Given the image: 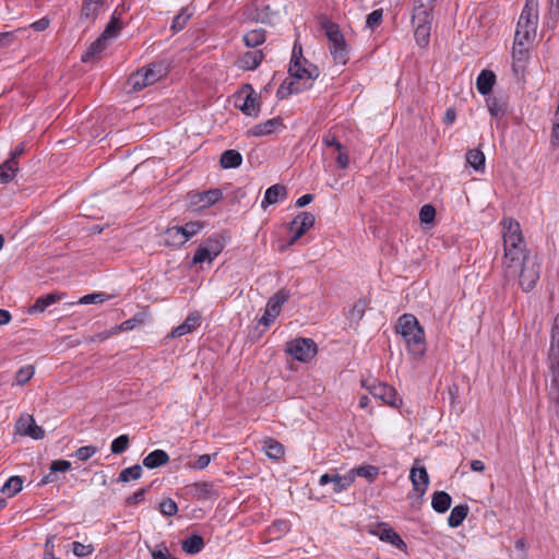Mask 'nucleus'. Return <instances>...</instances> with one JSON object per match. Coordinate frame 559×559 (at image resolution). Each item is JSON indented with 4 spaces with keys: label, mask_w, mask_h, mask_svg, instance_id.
Masks as SVG:
<instances>
[{
    "label": "nucleus",
    "mask_w": 559,
    "mask_h": 559,
    "mask_svg": "<svg viewBox=\"0 0 559 559\" xmlns=\"http://www.w3.org/2000/svg\"><path fill=\"white\" fill-rule=\"evenodd\" d=\"M287 78L277 88L276 96L284 99L292 94H298L312 86L320 72L317 66L302 57L301 46L294 45Z\"/></svg>",
    "instance_id": "nucleus-1"
},
{
    "label": "nucleus",
    "mask_w": 559,
    "mask_h": 559,
    "mask_svg": "<svg viewBox=\"0 0 559 559\" xmlns=\"http://www.w3.org/2000/svg\"><path fill=\"white\" fill-rule=\"evenodd\" d=\"M396 332L405 341L407 352L413 359H420L426 352L425 332L414 314L405 313L399 318Z\"/></svg>",
    "instance_id": "nucleus-2"
},
{
    "label": "nucleus",
    "mask_w": 559,
    "mask_h": 559,
    "mask_svg": "<svg viewBox=\"0 0 559 559\" xmlns=\"http://www.w3.org/2000/svg\"><path fill=\"white\" fill-rule=\"evenodd\" d=\"M319 25L329 39V50L333 60L336 63L345 64L348 60V48L340 26L324 15L319 17Z\"/></svg>",
    "instance_id": "nucleus-3"
},
{
    "label": "nucleus",
    "mask_w": 559,
    "mask_h": 559,
    "mask_svg": "<svg viewBox=\"0 0 559 559\" xmlns=\"http://www.w3.org/2000/svg\"><path fill=\"white\" fill-rule=\"evenodd\" d=\"M538 25V9L534 0H527L518 21L514 38L533 41Z\"/></svg>",
    "instance_id": "nucleus-4"
},
{
    "label": "nucleus",
    "mask_w": 559,
    "mask_h": 559,
    "mask_svg": "<svg viewBox=\"0 0 559 559\" xmlns=\"http://www.w3.org/2000/svg\"><path fill=\"white\" fill-rule=\"evenodd\" d=\"M166 75V67L163 63H151L143 67L129 78V84L133 91H141L158 82Z\"/></svg>",
    "instance_id": "nucleus-5"
},
{
    "label": "nucleus",
    "mask_w": 559,
    "mask_h": 559,
    "mask_svg": "<svg viewBox=\"0 0 559 559\" xmlns=\"http://www.w3.org/2000/svg\"><path fill=\"white\" fill-rule=\"evenodd\" d=\"M512 276L518 277L519 285L523 292L528 293L533 290L540 276V261L537 255H532L523 261V263H520L518 274Z\"/></svg>",
    "instance_id": "nucleus-6"
},
{
    "label": "nucleus",
    "mask_w": 559,
    "mask_h": 559,
    "mask_svg": "<svg viewBox=\"0 0 559 559\" xmlns=\"http://www.w3.org/2000/svg\"><path fill=\"white\" fill-rule=\"evenodd\" d=\"M285 352L300 362H308L317 355V344L312 338L297 337L288 341Z\"/></svg>",
    "instance_id": "nucleus-7"
},
{
    "label": "nucleus",
    "mask_w": 559,
    "mask_h": 559,
    "mask_svg": "<svg viewBox=\"0 0 559 559\" xmlns=\"http://www.w3.org/2000/svg\"><path fill=\"white\" fill-rule=\"evenodd\" d=\"M527 247H503L502 266L506 275H515L520 263L531 258Z\"/></svg>",
    "instance_id": "nucleus-8"
},
{
    "label": "nucleus",
    "mask_w": 559,
    "mask_h": 559,
    "mask_svg": "<svg viewBox=\"0 0 559 559\" xmlns=\"http://www.w3.org/2000/svg\"><path fill=\"white\" fill-rule=\"evenodd\" d=\"M500 225L503 247H527L518 221L512 217H506L501 221Z\"/></svg>",
    "instance_id": "nucleus-9"
},
{
    "label": "nucleus",
    "mask_w": 559,
    "mask_h": 559,
    "mask_svg": "<svg viewBox=\"0 0 559 559\" xmlns=\"http://www.w3.org/2000/svg\"><path fill=\"white\" fill-rule=\"evenodd\" d=\"M289 292L286 289L278 290L266 302L263 316L260 323L270 325L280 314L282 306L289 299Z\"/></svg>",
    "instance_id": "nucleus-10"
},
{
    "label": "nucleus",
    "mask_w": 559,
    "mask_h": 559,
    "mask_svg": "<svg viewBox=\"0 0 559 559\" xmlns=\"http://www.w3.org/2000/svg\"><path fill=\"white\" fill-rule=\"evenodd\" d=\"M533 41H524L522 39H515L512 47V68L518 76H524L526 70V63L530 59V45Z\"/></svg>",
    "instance_id": "nucleus-11"
},
{
    "label": "nucleus",
    "mask_w": 559,
    "mask_h": 559,
    "mask_svg": "<svg viewBox=\"0 0 559 559\" xmlns=\"http://www.w3.org/2000/svg\"><path fill=\"white\" fill-rule=\"evenodd\" d=\"M366 388L374 399H379L392 407H399L402 404V399L397 395L395 389L389 384L374 382L366 385Z\"/></svg>",
    "instance_id": "nucleus-12"
},
{
    "label": "nucleus",
    "mask_w": 559,
    "mask_h": 559,
    "mask_svg": "<svg viewBox=\"0 0 559 559\" xmlns=\"http://www.w3.org/2000/svg\"><path fill=\"white\" fill-rule=\"evenodd\" d=\"M316 222L314 215L310 212H301L290 223V231L293 234L289 245H294L299 238H301Z\"/></svg>",
    "instance_id": "nucleus-13"
},
{
    "label": "nucleus",
    "mask_w": 559,
    "mask_h": 559,
    "mask_svg": "<svg viewBox=\"0 0 559 559\" xmlns=\"http://www.w3.org/2000/svg\"><path fill=\"white\" fill-rule=\"evenodd\" d=\"M333 484V492L340 493L348 489L353 483V475L347 472L344 475L340 474H323L319 479L320 486H325L328 484Z\"/></svg>",
    "instance_id": "nucleus-14"
},
{
    "label": "nucleus",
    "mask_w": 559,
    "mask_h": 559,
    "mask_svg": "<svg viewBox=\"0 0 559 559\" xmlns=\"http://www.w3.org/2000/svg\"><path fill=\"white\" fill-rule=\"evenodd\" d=\"M15 427L21 435L28 436L35 440L43 439L45 436L44 429L37 426L34 417L28 414L22 415Z\"/></svg>",
    "instance_id": "nucleus-15"
},
{
    "label": "nucleus",
    "mask_w": 559,
    "mask_h": 559,
    "mask_svg": "<svg viewBox=\"0 0 559 559\" xmlns=\"http://www.w3.org/2000/svg\"><path fill=\"white\" fill-rule=\"evenodd\" d=\"M223 197L219 189H211L203 192L189 193L190 203L199 206L200 209L210 207L218 202Z\"/></svg>",
    "instance_id": "nucleus-16"
},
{
    "label": "nucleus",
    "mask_w": 559,
    "mask_h": 559,
    "mask_svg": "<svg viewBox=\"0 0 559 559\" xmlns=\"http://www.w3.org/2000/svg\"><path fill=\"white\" fill-rule=\"evenodd\" d=\"M373 534H376L382 542H386L401 550L406 549L405 542L391 526L385 523H381Z\"/></svg>",
    "instance_id": "nucleus-17"
},
{
    "label": "nucleus",
    "mask_w": 559,
    "mask_h": 559,
    "mask_svg": "<svg viewBox=\"0 0 559 559\" xmlns=\"http://www.w3.org/2000/svg\"><path fill=\"white\" fill-rule=\"evenodd\" d=\"M409 479L414 491L419 496H424L429 485V475L424 466H413L409 473Z\"/></svg>",
    "instance_id": "nucleus-18"
},
{
    "label": "nucleus",
    "mask_w": 559,
    "mask_h": 559,
    "mask_svg": "<svg viewBox=\"0 0 559 559\" xmlns=\"http://www.w3.org/2000/svg\"><path fill=\"white\" fill-rule=\"evenodd\" d=\"M201 324V316L194 311L188 314L185 321L171 331V337H181L191 333Z\"/></svg>",
    "instance_id": "nucleus-19"
},
{
    "label": "nucleus",
    "mask_w": 559,
    "mask_h": 559,
    "mask_svg": "<svg viewBox=\"0 0 559 559\" xmlns=\"http://www.w3.org/2000/svg\"><path fill=\"white\" fill-rule=\"evenodd\" d=\"M287 197V190L282 185H273L266 189L264 193V198L261 202V207L263 210L267 209L270 205L276 204L280 201L285 200Z\"/></svg>",
    "instance_id": "nucleus-20"
},
{
    "label": "nucleus",
    "mask_w": 559,
    "mask_h": 559,
    "mask_svg": "<svg viewBox=\"0 0 559 559\" xmlns=\"http://www.w3.org/2000/svg\"><path fill=\"white\" fill-rule=\"evenodd\" d=\"M264 53L262 50H252L245 52L237 61L238 68L245 71L257 69L262 60Z\"/></svg>",
    "instance_id": "nucleus-21"
},
{
    "label": "nucleus",
    "mask_w": 559,
    "mask_h": 559,
    "mask_svg": "<svg viewBox=\"0 0 559 559\" xmlns=\"http://www.w3.org/2000/svg\"><path fill=\"white\" fill-rule=\"evenodd\" d=\"M189 493L201 500L210 499L216 496L214 486L209 481H198L188 486Z\"/></svg>",
    "instance_id": "nucleus-22"
},
{
    "label": "nucleus",
    "mask_w": 559,
    "mask_h": 559,
    "mask_svg": "<svg viewBox=\"0 0 559 559\" xmlns=\"http://www.w3.org/2000/svg\"><path fill=\"white\" fill-rule=\"evenodd\" d=\"M284 127L281 118H272L264 122H261L259 124H255L251 130L250 133L253 136H263L269 135L275 132L277 129Z\"/></svg>",
    "instance_id": "nucleus-23"
},
{
    "label": "nucleus",
    "mask_w": 559,
    "mask_h": 559,
    "mask_svg": "<svg viewBox=\"0 0 559 559\" xmlns=\"http://www.w3.org/2000/svg\"><path fill=\"white\" fill-rule=\"evenodd\" d=\"M496 83V74L491 70H481L476 79V88L479 94L487 95Z\"/></svg>",
    "instance_id": "nucleus-24"
},
{
    "label": "nucleus",
    "mask_w": 559,
    "mask_h": 559,
    "mask_svg": "<svg viewBox=\"0 0 559 559\" xmlns=\"http://www.w3.org/2000/svg\"><path fill=\"white\" fill-rule=\"evenodd\" d=\"M168 462L169 455L167 454L166 451L160 449L152 451L143 459V465L150 469L160 467L167 464Z\"/></svg>",
    "instance_id": "nucleus-25"
},
{
    "label": "nucleus",
    "mask_w": 559,
    "mask_h": 559,
    "mask_svg": "<svg viewBox=\"0 0 559 559\" xmlns=\"http://www.w3.org/2000/svg\"><path fill=\"white\" fill-rule=\"evenodd\" d=\"M63 294H47L44 296H40L36 299L34 305L29 308V313H41L44 312L49 306L52 304L59 301L62 298Z\"/></svg>",
    "instance_id": "nucleus-26"
},
{
    "label": "nucleus",
    "mask_w": 559,
    "mask_h": 559,
    "mask_svg": "<svg viewBox=\"0 0 559 559\" xmlns=\"http://www.w3.org/2000/svg\"><path fill=\"white\" fill-rule=\"evenodd\" d=\"M263 451L269 459L275 461L281 460L285 454L283 444L273 438L263 440Z\"/></svg>",
    "instance_id": "nucleus-27"
},
{
    "label": "nucleus",
    "mask_w": 559,
    "mask_h": 559,
    "mask_svg": "<svg viewBox=\"0 0 559 559\" xmlns=\"http://www.w3.org/2000/svg\"><path fill=\"white\" fill-rule=\"evenodd\" d=\"M237 107L247 116L257 117L260 111V103L258 97L253 93H249L242 98Z\"/></svg>",
    "instance_id": "nucleus-28"
},
{
    "label": "nucleus",
    "mask_w": 559,
    "mask_h": 559,
    "mask_svg": "<svg viewBox=\"0 0 559 559\" xmlns=\"http://www.w3.org/2000/svg\"><path fill=\"white\" fill-rule=\"evenodd\" d=\"M179 226H173L164 233V243L168 247H180L187 242Z\"/></svg>",
    "instance_id": "nucleus-29"
},
{
    "label": "nucleus",
    "mask_w": 559,
    "mask_h": 559,
    "mask_svg": "<svg viewBox=\"0 0 559 559\" xmlns=\"http://www.w3.org/2000/svg\"><path fill=\"white\" fill-rule=\"evenodd\" d=\"M452 503L451 496L445 491H436L432 495L431 507L438 513L447 512Z\"/></svg>",
    "instance_id": "nucleus-30"
},
{
    "label": "nucleus",
    "mask_w": 559,
    "mask_h": 559,
    "mask_svg": "<svg viewBox=\"0 0 559 559\" xmlns=\"http://www.w3.org/2000/svg\"><path fill=\"white\" fill-rule=\"evenodd\" d=\"M219 163L225 169L237 168L242 163V156L236 150H227L221 155Z\"/></svg>",
    "instance_id": "nucleus-31"
},
{
    "label": "nucleus",
    "mask_w": 559,
    "mask_h": 559,
    "mask_svg": "<svg viewBox=\"0 0 559 559\" xmlns=\"http://www.w3.org/2000/svg\"><path fill=\"white\" fill-rule=\"evenodd\" d=\"M469 508L467 504L455 506L448 518V524L450 527L460 526L468 514Z\"/></svg>",
    "instance_id": "nucleus-32"
},
{
    "label": "nucleus",
    "mask_w": 559,
    "mask_h": 559,
    "mask_svg": "<svg viewBox=\"0 0 559 559\" xmlns=\"http://www.w3.org/2000/svg\"><path fill=\"white\" fill-rule=\"evenodd\" d=\"M103 4L100 0H84L81 9V17L85 20H95Z\"/></svg>",
    "instance_id": "nucleus-33"
},
{
    "label": "nucleus",
    "mask_w": 559,
    "mask_h": 559,
    "mask_svg": "<svg viewBox=\"0 0 559 559\" xmlns=\"http://www.w3.org/2000/svg\"><path fill=\"white\" fill-rule=\"evenodd\" d=\"M19 170V162L5 160L0 165V183L11 181Z\"/></svg>",
    "instance_id": "nucleus-34"
},
{
    "label": "nucleus",
    "mask_w": 559,
    "mask_h": 559,
    "mask_svg": "<svg viewBox=\"0 0 559 559\" xmlns=\"http://www.w3.org/2000/svg\"><path fill=\"white\" fill-rule=\"evenodd\" d=\"M265 31L263 28H254L243 35V41L247 47H258L265 41Z\"/></svg>",
    "instance_id": "nucleus-35"
},
{
    "label": "nucleus",
    "mask_w": 559,
    "mask_h": 559,
    "mask_svg": "<svg viewBox=\"0 0 559 559\" xmlns=\"http://www.w3.org/2000/svg\"><path fill=\"white\" fill-rule=\"evenodd\" d=\"M466 163L476 171H484L485 169V154L477 148L469 150L466 153Z\"/></svg>",
    "instance_id": "nucleus-36"
},
{
    "label": "nucleus",
    "mask_w": 559,
    "mask_h": 559,
    "mask_svg": "<svg viewBox=\"0 0 559 559\" xmlns=\"http://www.w3.org/2000/svg\"><path fill=\"white\" fill-rule=\"evenodd\" d=\"M194 10L190 7L182 8L181 11L174 17L171 23V29L174 33L181 31L187 22L193 15Z\"/></svg>",
    "instance_id": "nucleus-37"
},
{
    "label": "nucleus",
    "mask_w": 559,
    "mask_h": 559,
    "mask_svg": "<svg viewBox=\"0 0 559 559\" xmlns=\"http://www.w3.org/2000/svg\"><path fill=\"white\" fill-rule=\"evenodd\" d=\"M431 21H432V14H431L430 9H428L424 5H419L414 9V13H413L414 26H417V25L431 26Z\"/></svg>",
    "instance_id": "nucleus-38"
},
{
    "label": "nucleus",
    "mask_w": 559,
    "mask_h": 559,
    "mask_svg": "<svg viewBox=\"0 0 559 559\" xmlns=\"http://www.w3.org/2000/svg\"><path fill=\"white\" fill-rule=\"evenodd\" d=\"M350 475H353V483L356 477H365L368 480L372 481L379 474L378 467L373 465H361L348 471Z\"/></svg>",
    "instance_id": "nucleus-39"
},
{
    "label": "nucleus",
    "mask_w": 559,
    "mask_h": 559,
    "mask_svg": "<svg viewBox=\"0 0 559 559\" xmlns=\"http://www.w3.org/2000/svg\"><path fill=\"white\" fill-rule=\"evenodd\" d=\"M204 548V540L200 535H192L182 543V550L189 555L199 554Z\"/></svg>",
    "instance_id": "nucleus-40"
},
{
    "label": "nucleus",
    "mask_w": 559,
    "mask_h": 559,
    "mask_svg": "<svg viewBox=\"0 0 559 559\" xmlns=\"http://www.w3.org/2000/svg\"><path fill=\"white\" fill-rule=\"evenodd\" d=\"M23 478L20 476H11L1 487V492L8 497H14L22 490Z\"/></svg>",
    "instance_id": "nucleus-41"
},
{
    "label": "nucleus",
    "mask_w": 559,
    "mask_h": 559,
    "mask_svg": "<svg viewBox=\"0 0 559 559\" xmlns=\"http://www.w3.org/2000/svg\"><path fill=\"white\" fill-rule=\"evenodd\" d=\"M106 45L107 39L104 38L103 35H100V37L93 41L88 49L84 52V55L82 56V61L88 62L94 56L100 53L105 49Z\"/></svg>",
    "instance_id": "nucleus-42"
},
{
    "label": "nucleus",
    "mask_w": 559,
    "mask_h": 559,
    "mask_svg": "<svg viewBox=\"0 0 559 559\" xmlns=\"http://www.w3.org/2000/svg\"><path fill=\"white\" fill-rule=\"evenodd\" d=\"M71 468V463L66 460H56L50 465V473L41 479V484H48L55 481L52 476L56 472H67Z\"/></svg>",
    "instance_id": "nucleus-43"
},
{
    "label": "nucleus",
    "mask_w": 559,
    "mask_h": 559,
    "mask_svg": "<svg viewBox=\"0 0 559 559\" xmlns=\"http://www.w3.org/2000/svg\"><path fill=\"white\" fill-rule=\"evenodd\" d=\"M144 321H145V314L139 313V314L132 317L131 319H128V320L123 321L122 323L115 325L116 332L121 333V332L131 331V330L135 329L136 326L143 324Z\"/></svg>",
    "instance_id": "nucleus-44"
},
{
    "label": "nucleus",
    "mask_w": 559,
    "mask_h": 559,
    "mask_svg": "<svg viewBox=\"0 0 559 559\" xmlns=\"http://www.w3.org/2000/svg\"><path fill=\"white\" fill-rule=\"evenodd\" d=\"M486 104H487L488 110L492 117L501 118L504 116L506 109H507L506 104L501 103L498 98L488 97L486 99Z\"/></svg>",
    "instance_id": "nucleus-45"
},
{
    "label": "nucleus",
    "mask_w": 559,
    "mask_h": 559,
    "mask_svg": "<svg viewBox=\"0 0 559 559\" xmlns=\"http://www.w3.org/2000/svg\"><path fill=\"white\" fill-rule=\"evenodd\" d=\"M415 40L418 46L426 47L429 44L431 26L429 25H417L414 26Z\"/></svg>",
    "instance_id": "nucleus-46"
},
{
    "label": "nucleus",
    "mask_w": 559,
    "mask_h": 559,
    "mask_svg": "<svg viewBox=\"0 0 559 559\" xmlns=\"http://www.w3.org/2000/svg\"><path fill=\"white\" fill-rule=\"evenodd\" d=\"M34 372L35 369L31 365L21 367L15 373L14 384L24 385L33 378Z\"/></svg>",
    "instance_id": "nucleus-47"
},
{
    "label": "nucleus",
    "mask_w": 559,
    "mask_h": 559,
    "mask_svg": "<svg viewBox=\"0 0 559 559\" xmlns=\"http://www.w3.org/2000/svg\"><path fill=\"white\" fill-rule=\"evenodd\" d=\"M142 467L139 464L122 469L119 474V481L127 483L131 479H139L142 476Z\"/></svg>",
    "instance_id": "nucleus-48"
},
{
    "label": "nucleus",
    "mask_w": 559,
    "mask_h": 559,
    "mask_svg": "<svg viewBox=\"0 0 559 559\" xmlns=\"http://www.w3.org/2000/svg\"><path fill=\"white\" fill-rule=\"evenodd\" d=\"M549 401L559 405V374H550V384L547 389Z\"/></svg>",
    "instance_id": "nucleus-49"
},
{
    "label": "nucleus",
    "mask_w": 559,
    "mask_h": 559,
    "mask_svg": "<svg viewBox=\"0 0 559 559\" xmlns=\"http://www.w3.org/2000/svg\"><path fill=\"white\" fill-rule=\"evenodd\" d=\"M122 27V22L120 21L119 17H117L115 14L112 15L110 22L108 23V25L106 26L105 31L103 32V36L104 38H106L107 40L108 39H111L114 37L117 36V34L119 33V31L121 29Z\"/></svg>",
    "instance_id": "nucleus-50"
},
{
    "label": "nucleus",
    "mask_w": 559,
    "mask_h": 559,
    "mask_svg": "<svg viewBox=\"0 0 559 559\" xmlns=\"http://www.w3.org/2000/svg\"><path fill=\"white\" fill-rule=\"evenodd\" d=\"M204 225L201 222H189L183 226H179L183 234L182 236L187 238V241L193 236H195L198 233H200Z\"/></svg>",
    "instance_id": "nucleus-51"
},
{
    "label": "nucleus",
    "mask_w": 559,
    "mask_h": 559,
    "mask_svg": "<svg viewBox=\"0 0 559 559\" xmlns=\"http://www.w3.org/2000/svg\"><path fill=\"white\" fill-rule=\"evenodd\" d=\"M109 298L110 296L105 293H94L81 297L78 302L81 305L103 304Z\"/></svg>",
    "instance_id": "nucleus-52"
},
{
    "label": "nucleus",
    "mask_w": 559,
    "mask_h": 559,
    "mask_svg": "<svg viewBox=\"0 0 559 559\" xmlns=\"http://www.w3.org/2000/svg\"><path fill=\"white\" fill-rule=\"evenodd\" d=\"M129 445V437L127 435H121L116 438L110 444V451L114 454L123 453Z\"/></svg>",
    "instance_id": "nucleus-53"
},
{
    "label": "nucleus",
    "mask_w": 559,
    "mask_h": 559,
    "mask_svg": "<svg viewBox=\"0 0 559 559\" xmlns=\"http://www.w3.org/2000/svg\"><path fill=\"white\" fill-rule=\"evenodd\" d=\"M158 509H159L160 513L166 516H173L178 512L177 503L170 498L162 500L159 502Z\"/></svg>",
    "instance_id": "nucleus-54"
},
{
    "label": "nucleus",
    "mask_w": 559,
    "mask_h": 559,
    "mask_svg": "<svg viewBox=\"0 0 559 559\" xmlns=\"http://www.w3.org/2000/svg\"><path fill=\"white\" fill-rule=\"evenodd\" d=\"M26 31V27H19L12 32L0 33V48L11 46L16 39V34Z\"/></svg>",
    "instance_id": "nucleus-55"
},
{
    "label": "nucleus",
    "mask_w": 559,
    "mask_h": 559,
    "mask_svg": "<svg viewBox=\"0 0 559 559\" xmlns=\"http://www.w3.org/2000/svg\"><path fill=\"white\" fill-rule=\"evenodd\" d=\"M202 247L209 250L212 253V255L217 257L222 252L224 243L221 241L219 238L211 237L204 242V245H202Z\"/></svg>",
    "instance_id": "nucleus-56"
},
{
    "label": "nucleus",
    "mask_w": 559,
    "mask_h": 559,
    "mask_svg": "<svg viewBox=\"0 0 559 559\" xmlns=\"http://www.w3.org/2000/svg\"><path fill=\"white\" fill-rule=\"evenodd\" d=\"M382 20H383V10L382 9L373 10L371 13H369L367 15L366 26L373 29L382 23Z\"/></svg>",
    "instance_id": "nucleus-57"
},
{
    "label": "nucleus",
    "mask_w": 559,
    "mask_h": 559,
    "mask_svg": "<svg viewBox=\"0 0 559 559\" xmlns=\"http://www.w3.org/2000/svg\"><path fill=\"white\" fill-rule=\"evenodd\" d=\"M436 217V209L430 204H425L419 211V219L424 224H430Z\"/></svg>",
    "instance_id": "nucleus-58"
},
{
    "label": "nucleus",
    "mask_w": 559,
    "mask_h": 559,
    "mask_svg": "<svg viewBox=\"0 0 559 559\" xmlns=\"http://www.w3.org/2000/svg\"><path fill=\"white\" fill-rule=\"evenodd\" d=\"M216 257L212 255V253L206 250L204 247L200 246L193 255V263H203V262H212Z\"/></svg>",
    "instance_id": "nucleus-59"
},
{
    "label": "nucleus",
    "mask_w": 559,
    "mask_h": 559,
    "mask_svg": "<svg viewBox=\"0 0 559 559\" xmlns=\"http://www.w3.org/2000/svg\"><path fill=\"white\" fill-rule=\"evenodd\" d=\"M549 349L559 350V313L555 317L551 333H550V347Z\"/></svg>",
    "instance_id": "nucleus-60"
},
{
    "label": "nucleus",
    "mask_w": 559,
    "mask_h": 559,
    "mask_svg": "<svg viewBox=\"0 0 559 559\" xmlns=\"http://www.w3.org/2000/svg\"><path fill=\"white\" fill-rule=\"evenodd\" d=\"M548 368L550 374H559V350L549 349Z\"/></svg>",
    "instance_id": "nucleus-61"
},
{
    "label": "nucleus",
    "mask_w": 559,
    "mask_h": 559,
    "mask_svg": "<svg viewBox=\"0 0 559 559\" xmlns=\"http://www.w3.org/2000/svg\"><path fill=\"white\" fill-rule=\"evenodd\" d=\"M72 550L76 557L83 558L90 556L94 551V548L92 545H84L80 542H74L72 544Z\"/></svg>",
    "instance_id": "nucleus-62"
},
{
    "label": "nucleus",
    "mask_w": 559,
    "mask_h": 559,
    "mask_svg": "<svg viewBox=\"0 0 559 559\" xmlns=\"http://www.w3.org/2000/svg\"><path fill=\"white\" fill-rule=\"evenodd\" d=\"M98 451V449L94 445H85V447H81L79 448L76 451H75V456L80 460V461H87L88 459H91L96 452Z\"/></svg>",
    "instance_id": "nucleus-63"
},
{
    "label": "nucleus",
    "mask_w": 559,
    "mask_h": 559,
    "mask_svg": "<svg viewBox=\"0 0 559 559\" xmlns=\"http://www.w3.org/2000/svg\"><path fill=\"white\" fill-rule=\"evenodd\" d=\"M550 143L552 146L559 145V112L555 114Z\"/></svg>",
    "instance_id": "nucleus-64"
}]
</instances>
